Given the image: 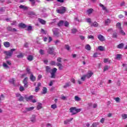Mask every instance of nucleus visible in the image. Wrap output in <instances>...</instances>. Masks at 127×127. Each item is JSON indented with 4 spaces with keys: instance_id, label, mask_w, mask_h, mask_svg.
Returning <instances> with one entry per match:
<instances>
[{
    "instance_id": "1",
    "label": "nucleus",
    "mask_w": 127,
    "mask_h": 127,
    "mask_svg": "<svg viewBox=\"0 0 127 127\" xmlns=\"http://www.w3.org/2000/svg\"><path fill=\"white\" fill-rule=\"evenodd\" d=\"M15 49H12L10 51H4L3 53L6 55L5 57V59H8V58H10L11 56H12V55L13 54V52L15 51Z\"/></svg>"
},
{
    "instance_id": "2",
    "label": "nucleus",
    "mask_w": 127,
    "mask_h": 127,
    "mask_svg": "<svg viewBox=\"0 0 127 127\" xmlns=\"http://www.w3.org/2000/svg\"><path fill=\"white\" fill-rule=\"evenodd\" d=\"M56 11L58 13H60V14L65 13V12H66V7L64 6L60 7L59 9L56 10Z\"/></svg>"
},
{
    "instance_id": "3",
    "label": "nucleus",
    "mask_w": 127,
    "mask_h": 127,
    "mask_svg": "<svg viewBox=\"0 0 127 127\" xmlns=\"http://www.w3.org/2000/svg\"><path fill=\"white\" fill-rule=\"evenodd\" d=\"M51 71H52L50 72L51 75V78H55V74L56 73V72L57 71V68L54 67L51 70Z\"/></svg>"
},
{
    "instance_id": "4",
    "label": "nucleus",
    "mask_w": 127,
    "mask_h": 127,
    "mask_svg": "<svg viewBox=\"0 0 127 127\" xmlns=\"http://www.w3.org/2000/svg\"><path fill=\"white\" fill-rule=\"evenodd\" d=\"M33 110H34V107H26L25 108V110L23 111V113H28V112L33 111Z\"/></svg>"
},
{
    "instance_id": "5",
    "label": "nucleus",
    "mask_w": 127,
    "mask_h": 127,
    "mask_svg": "<svg viewBox=\"0 0 127 127\" xmlns=\"http://www.w3.org/2000/svg\"><path fill=\"white\" fill-rule=\"evenodd\" d=\"M16 97L19 98L18 99V101H19V102H22V101H23V100H24V97H23L22 96H21V95H20V94H19V93L16 94Z\"/></svg>"
},
{
    "instance_id": "6",
    "label": "nucleus",
    "mask_w": 127,
    "mask_h": 127,
    "mask_svg": "<svg viewBox=\"0 0 127 127\" xmlns=\"http://www.w3.org/2000/svg\"><path fill=\"white\" fill-rule=\"evenodd\" d=\"M30 122L33 124L36 123V115H33L32 117L30 118Z\"/></svg>"
},
{
    "instance_id": "7",
    "label": "nucleus",
    "mask_w": 127,
    "mask_h": 127,
    "mask_svg": "<svg viewBox=\"0 0 127 127\" xmlns=\"http://www.w3.org/2000/svg\"><path fill=\"white\" fill-rule=\"evenodd\" d=\"M93 74H94V73H93V72H92V71L89 70L88 71L87 73L86 74H85V76H86V78H87V79H89V78H91V77H92V76H93Z\"/></svg>"
},
{
    "instance_id": "8",
    "label": "nucleus",
    "mask_w": 127,
    "mask_h": 127,
    "mask_svg": "<svg viewBox=\"0 0 127 127\" xmlns=\"http://www.w3.org/2000/svg\"><path fill=\"white\" fill-rule=\"evenodd\" d=\"M27 81H28V78L25 77L23 80V84H24V87L25 88H27V87H28V82H27Z\"/></svg>"
},
{
    "instance_id": "9",
    "label": "nucleus",
    "mask_w": 127,
    "mask_h": 127,
    "mask_svg": "<svg viewBox=\"0 0 127 127\" xmlns=\"http://www.w3.org/2000/svg\"><path fill=\"white\" fill-rule=\"evenodd\" d=\"M6 29L8 31H11V32H16V31H17V30H16V29L15 28H13L11 27V26H7L6 27Z\"/></svg>"
},
{
    "instance_id": "10",
    "label": "nucleus",
    "mask_w": 127,
    "mask_h": 127,
    "mask_svg": "<svg viewBox=\"0 0 127 127\" xmlns=\"http://www.w3.org/2000/svg\"><path fill=\"white\" fill-rule=\"evenodd\" d=\"M97 38L99 39L100 41H101V42H103V41H105V40H106L105 39V37H104V36L101 34L98 35Z\"/></svg>"
},
{
    "instance_id": "11",
    "label": "nucleus",
    "mask_w": 127,
    "mask_h": 127,
    "mask_svg": "<svg viewBox=\"0 0 127 127\" xmlns=\"http://www.w3.org/2000/svg\"><path fill=\"white\" fill-rule=\"evenodd\" d=\"M70 112L71 113V115L73 116V115H76V107H71L70 108Z\"/></svg>"
},
{
    "instance_id": "12",
    "label": "nucleus",
    "mask_w": 127,
    "mask_h": 127,
    "mask_svg": "<svg viewBox=\"0 0 127 127\" xmlns=\"http://www.w3.org/2000/svg\"><path fill=\"white\" fill-rule=\"evenodd\" d=\"M54 51V48H53V47H51V48H49L47 52L49 54H52L53 53Z\"/></svg>"
},
{
    "instance_id": "13",
    "label": "nucleus",
    "mask_w": 127,
    "mask_h": 127,
    "mask_svg": "<svg viewBox=\"0 0 127 127\" xmlns=\"http://www.w3.org/2000/svg\"><path fill=\"white\" fill-rule=\"evenodd\" d=\"M71 121H73V118H70V119H67L64 121V125H69L70 123V122H71Z\"/></svg>"
},
{
    "instance_id": "14",
    "label": "nucleus",
    "mask_w": 127,
    "mask_h": 127,
    "mask_svg": "<svg viewBox=\"0 0 127 127\" xmlns=\"http://www.w3.org/2000/svg\"><path fill=\"white\" fill-rule=\"evenodd\" d=\"M124 47H125V44L123 43L119 44L117 46V48H118L119 49H123V48H124Z\"/></svg>"
},
{
    "instance_id": "15",
    "label": "nucleus",
    "mask_w": 127,
    "mask_h": 127,
    "mask_svg": "<svg viewBox=\"0 0 127 127\" xmlns=\"http://www.w3.org/2000/svg\"><path fill=\"white\" fill-rule=\"evenodd\" d=\"M30 79L31 81H32V82H34V81L36 80V77H35V76H34V75H33V74L31 73L30 75Z\"/></svg>"
},
{
    "instance_id": "16",
    "label": "nucleus",
    "mask_w": 127,
    "mask_h": 127,
    "mask_svg": "<svg viewBox=\"0 0 127 127\" xmlns=\"http://www.w3.org/2000/svg\"><path fill=\"white\" fill-rule=\"evenodd\" d=\"M19 27L24 29V28H26V27H27V26L25 25V24L21 23L19 24Z\"/></svg>"
},
{
    "instance_id": "17",
    "label": "nucleus",
    "mask_w": 127,
    "mask_h": 127,
    "mask_svg": "<svg viewBox=\"0 0 127 127\" xmlns=\"http://www.w3.org/2000/svg\"><path fill=\"white\" fill-rule=\"evenodd\" d=\"M3 45L6 48H8L10 46V43L8 42H5L3 43Z\"/></svg>"
},
{
    "instance_id": "18",
    "label": "nucleus",
    "mask_w": 127,
    "mask_h": 127,
    "mask_svg": "<svg viewBox=\"0 0 127 127\" xmlns=\"http://www.w3.org/2000/svg\"><path fill=\"white\" fill-rule=\"evenodd\" d=\"M38 21L41 24L45 25L46 24V21L41 19V18H39Z\"/></svg>"
},
{
    "instance_id": "19",
    "label": "nucleus",
    "mask_w": 127,
    "mask_h": 127,
    "mask_svg": "<svg viewBox=\"0 0 127 127\" xmlns=\"http://www.w3.org/2000/svg\"><path fill=\"white\" fill-rule=\"evenodd\" d=\"M57 66H58V67H59V70H63V65H62V64H61L59 63H57Z\"/></svg>"
},
{
    "instance_id": "20",
    "label": "nucleus",
    "mask_w": 127,
    "mask_h": 127,
    "mask_svg": "<svg viewBox=\"0 0 127 127\" xmlns=\"http://www.w3.org/2000/svg\"><path fill=\"white\" fill-rule=\"evenodd\" d=\"M109 63V64H111L112 63V61L110 60V59H104V63Z\"/></svg>"
},
{
    "instance_id": "21",
    "label": "nucleus",
    "mask_w": 127,
    "mask_h": 127,
    "mask_svg": "<svg viewBox=\"0 0 127 127\" xmlns=\"http://www.w3.org/2000/svg\"><path fill=\"white\" fill-rule=\"evenodd\" d=\"M63 25H64V21L61 20L58 23V26H59L60 27L62 26Z\"/></svg>"
},
{
    "instance_id": "22",
    "label": "nucleus",
    "mask_w": 127,
    "mask_h": 127,
    "mask_svg": "<svg viewBox=\"0 0 127 127\" xmlns=\"http://www.w3.org/2000/svg\"><path fill=\"white\" fill-rule=\"evenodd\" d=\"M91 26H94V27H98L99 26V23L97 22H94L91 24Z\"/></svg>"
},
{
    "instance_id": "23",
    "label": "nucleus",
    "mask_w": 127,
    "mask_h": 127,
    "mask_svg": "<svg viewBox=\"0 0 127 127\" xmlns=\"http://www.w3.org/2000/svg\"><path fill=\"white\" fill-rule=\"evenodd\" d=\"M116 27L119 29V30H122V25L121 24V23L118 22L116 24Z\"/></svg>"
},
{
    "instance_id": "24",
    "label": "nucleus",
    "mask_w": 127,
    "mask_h": 127,
    "mask_svg": "<svg viewBox=\"0 0 127 127\" xmlns=\"http://www.w3.org/2000/svg\"><path fill=\"white\" fill-rule=\"evenodd\" d=\"M111 22L112 21L111 20V19H107V20H105V25H109Z\"/></svg>"
},
{
    "instance_id": "25",
    "label": "nucleus",
    "mask_w": 127,
    "mask_h": 127,
    "mask_svg": "<svg viewBox=\"0 0 127 127\" xmlns=\"http://www.w3.org/2000/svg\"><path fill=\"white\" fill-rule=\"evenodd\" d=\"M19 8H21V9H24V10H26V9H28V8L27 6H24L23 5H20L19 6Z\"/></svg>"
},
{
    "instance_id": "26",
    "label": "nucleus",
    "mask_w": 127,
    "mask_h": 127,
    "mask_svg": "<svg viewBox=\"0 0 127 127\" xmlns=\"http://www.w3.org/2000/svg\"><path fill=\"white\" fill-rule=\"evenodd\" d=\"M71 86V83L70 82H67L65 84V85L64 86V89H66V88H68V87H70Z\"/></svg>"
},
{
    "instance_id": "27",
    "label": "nucleus",
    "mask_w": 127,
    "mask_h": 127,
    "mask_svg": "<svg viewBox=\"0 0 127 127\" xmlns=\"http://www.w3.org/2000/svg\"><path fill=\"white\" fill-rule=\"evenodd\" d=\"M98 50L99 51H105V47L99 46L98 48Z\"/></svg>"
},
{
    "instance_id": "28",
    "label": "nucleus",
    "mask_w": 127,
    "mask_h": 127,
    "mask_svg": "<svg viewBox=\"0 0 127 127\" xmlns=\"http://www.w3.org/2000/svg\"><path fill=\"white\" fill-rule=\"evenodd\" d=\"M110 68H111V67L109 66V65H105L103 69V72H106V71H108V70H109Z\"/></svg>"
},
{
    "instance_id": "29",
    "label": "nucleus",
    "mask_w": 127,
    "mask_h": 127,
    "mask_svg": "<svg viewBox=\"0 0 127 127\" xmlns=\"http://www.w3.org/2000/svg\"><path fill=\"white\" fill-rule=\"evenodd\" d=\"M85 49L86 50H88V51H90V50H91V46H90V45H89V44H87L85 46Z\"/></svg>"
},
{
    "instance_id": "30",
    "label": "nucleus",
    "mask_w": 127,
    "mask_h": 127,
    "mask_svg": "<svg viewBox=\"0 0 127 127\" xmlns=\"http://www.w3.org/2000/svg\"><path fill=\"white\" fill-rule=\"evenodd\" d=\"M27 60H28V61H32V60H33V56H32V55L28 56Z\"/></svg>"
},
{
    "instance_id": "31",
    "label": "nucleus",
    "mask_w": 127,
    "mask_h": 127,
    "mask_svg": "<svg viewBox=\"0 0 127 127\" xmlns=\"http://www.w3.org/2000/svg\"><path fill=\"white\" fill-rule=\"evenodd\" d=\"M99 5L100 6H101V7H102V9L103 10H105L106 11H107V7H106L103 4L100 3Z\"/></svg>"
},
{
    "instance_id": "32",
    "label": "nucleus",
    "mask_w": 127,
    "mask_h": 127,
    "mask_svg": "<svg viewBox=\"0 0 127 127\" xmlns=\"http://www.w3.org/2000/svg\"><path fill=\"white\" fill-rule=\"evenodd\" d=\"M3 67L4 68V69H9V66H8V65H7L5 63H3Z\"/></svg>"
},
{
    "instance_id": "33",
    "label": "nucleus",
    "mask_w": 127,
    "mask_h": 127,
    "mask_svg": "<svg viewBox=\"0 0 127 127\" xmlns=\"http://www.w3.org/2000/svg\"><path fill=\"white\" fill-rule=\"evenodd\" d=\"M51 68L49 66H46V71L47 73H50V69Z\"/></svg>"
},
{
    "instance_id": "34",
    "label": "nucleus",
    "mask_w": 127,
    "mask_h": 127,
    "mask_svg": "<svg viewBox=\"0 0 127 127\" xmlns=\"http://www.w3.org/2000/svg\"><path fill=\"white\" fill-rule=\"evenodd\" d=\"M47 93V88L44 87H43V92L42 94H45Z\"/></svg>"
},
{
    "instance_id": "35",
    "label": "nucleus",
    "mask_w": 127,
    "mask_h": 127,
    "mask_svg": "<svg viewBox=\"0 0 127 127\" xmlns=\"http://www.w3.org/2000/svg\"><path fill=\"white\" fill-rule=\"evenodd\" d=\"M37 110H40L42 108V104L39 103L37 107Z\"/></svg>"
},
{
    "instance_id": "36",
    "label": "nucleus",
    "mask_w": 127,
    "mask_h": 127,
    "mask_svg": "<svg viewBox=\"0 0 127 127\" xmlns=\"http://www.w3.org/2000/svg\"><path fill=\"white\" fill-rule=\"evenodd\" d=\"M9 82L10 84L14 85V82H15V80H14V78H12V79H9Z\"/></svg>"
},
{
    "instance_id": "37",
    "label": "nucleus",
    "mask_w": 127,
    "mask_h": 127,
    "mask_svg": "<svg viewBox=\"0 0 127 127\" xmlns=\"http://www.w3.org/2000/svg\"><path fill=\"white\" fill-rule=\"evenodd\" d=\"M64 24L65 27H68V26H69V22L67 21H64Z\"/></svg>"
},
{
    "instance_id": "38",
    "label": "nucleus",
    "mask_w": 127,
    "mask_h": 127,
    "mask_svg": "<svg viewBox=\"0 0 127 127\" xmlns=\"http://www.w3.org/2000/svg\"><path fill=\"white\" fill-rule=\"evenodd\" d=\"M122 58V55L121 54H117L116 55V59H118L120 60Z\"/></svg>"
},
{
    "instance_id": "39",
    "label": "nucleus",
    "mask_w": 127,
    "mask_h": 127,
    "mask_svg": "<svg viewBox=\"0 0 127 127\" xmlns=\"http://www.w3.org/2000/svg\"><path fill=\"white\" fill-rule=\"evenodd\" d=\"M98 125H99V123L98 122L94 123L92 125L91 127H97V126H98Z\"/></svg>"
},
{
    "instance_id": "40",
    "label": "nucleus",
    "mask_w": 127,
    "mask_h": 127,
    "mask_svg": "<svg viewBox=\"0 0 127 127\" xmlns=\"http://www.w3.org/2000/svg\"><path fill=\"white\" fill-rule=\"evenodd\" d=\"M87 12L88 13V14H91L92 12H93V9L90 8L87 10Z\"/></svg>"
},
{
    "instance_id": "41",
    "label": "nucleus",
    "mask_w": 127,
    "mask_h": 127,
    "mask_svg": "<svg viewBox=\"0 0 127 127\" xmlns=\"http://www.w3.org/2000/svg\"><path fill=\"white\" fill-rule=\"evenodd\" d=\"M51 108L55 110V109H57V105L56 104H53L51 105Z\"/></svg>"
},
{
    "instance_id": "42",
    "label": "nucleus",
    "mask_w": 127,
    "mask_h": 127,
    "mask_svg": "<svg viewBox=\"0 0 127 127\" xmlns=\"http://www.w3.org/2000/svg\"><path fill=\"white\" fill-rule=\"evenodd\" d=\"M40 10L41 12H45V11H46V9L44 7H41L40 8Z\"/></svg>"
},
{
    "instance_id": "43",
    "label": "nucleus",
    "mask_w": 127,
    "mask_h": 127,
    "mask_svg": "<svg viewBox=\"0 0 127 127\" xmlns=\"http://www.w3.org/2000/svg\"><path fill=\"white\" fill-rule=\"evenodd\" d=\"M23 57V55L21 53H20L19 55H17V58H22Z\"/></svg>"
},
{
    "instance_id": "44",
    "label": "nucleus",
    "mask_w": 127,
    "mask_h": 127,
    "mask_svg": "<svg viewBox=\"0 0 127 127\" xmlns=\"http://www.w3.org/2000/svg\"><path fill=\"white\" fill-rule=\"evenodd\" d=\"M29 1L31 2L32 6H34L35 5V0H29Z\"/></svg>"
},
{
    "instance_id": "45",
    "label": "nucleus",
    "mask_w": 127,
    "mask_h": 127,
    "mask_svg": "<svg viewBox=\"0 0 127 127\" xmlns=\"http://www.w3.org/2000/svg\"><path fill=\"white\" fill-rule=\"evenodd\" d=\"M87 77L86 76V75H83L81 77V81H85L86 80V78Z\"/></svg>"
},
{
    "instance_id": "46",
    "label": "nucleus",
    "mask_w": 127,
    "mask_h": 127,
    "mask_svg": "<svg viewBox=\"0 0 127 127\" xmlns=\"http://www.w3.org/2000/svg\"><path fill=\"white\" fill-rule=\"evenodd\" d=\"M53 31L54 32V33H56L57 32H59V29L58 28H55L53 29Z\"/></svg>"
},
{
    "instance_id": "47",
    "label": "nucleus",
    "mask_w": 127,
    "mask_h": 127,
    "mask_svg": "<svg viewBox=\"0 0 127 127\" xmlns=\"http://www.w3.org/2000/svg\"><path fill=\"white\" fill-rule=\"evenodd\" d=\"M78 30L76 28H73L71 30V33L74 34V33H76Z\"/></svg>"
},
{
    "instance_id": "48",
    "label": "nucleus",
    "mask_w": 127,
    "mask_h": 127,
    "mask_svg": "<svg viewBox=\"0 0 127 127\" xmlns=\"http://www.w3.org/2000/svg\"><path fill=\"white\" fill-rule=\"evenodd\" d=\"M4 98H5L4 95L3 94H1L0 95V101H1V100H4Z\"/></svg>"
},
{
    "instance_id": "49",
    "label": "nucleus",
    "mask_w": 127,
    "mask_h": 127,
    "mask_svg": "<svg viewBox=\"0 0 127 127\" xmlns=\"http://www.w3.org/2000/svg\"><path fill=\"white\" fill-rule=\"evenodd\" d=\"M57 64H56V62H55V61H51L50 62V64L52 65L56 66V65H57Z\"/></svg>"
},
{
    "instance_id": "50",
    "label": "nucleus",
    "mask_w": 127,
    "mask_h": 127,
    "mask_svg": "<svg viewBox=\"0 0 127 127\" xmlns=\"http://www.w3.org/2000/svg\"><path fill=\"white\" fill-rule=\"evenodd\" d=\"M112 37L113 38H118V34L117 33H113Z\"/></svg>"
},
{
    "instance_id": "51",
    "label": "nucleus",
    "mask_w": 127,
    "mask_h": 127,
    "mask_svg": "<svg viewBox=\"0 0 127 127\" xmlns=\"http://www.w3.org/2000/svg\"><path fill=\"white\" fill-rule=\"evenodd\" d=\"M39 53L41 55H44V50L40 49L39 51Z\"/></svg>"
},
{
    "instance_id": "52",
    "label": "nucleus",
    "mask_w": 127,
    "mask_h": 127,
    "mask_svg": "<svg viewBox=\"0 0 127 127\" xmlns=\"http://www.w3.org/2000/svg\"><path fill=\"white\" fill-rule=\"evenodd\" d=\"M75 100L79 102V101L81 100V98H80V97H79L78 96H75Z\"/></svg>"
},
{
    "instance_id": "53",
    "label": "nucleus",
    "mask_w": 127,
    "mask_h": 127,
    "mask_svg": "<svg viewBox=\"0 0 127 127\" xmlns=\"http://www.w3.org/2000/svg\"><path fill=\"white\" fill-rule=\"evenodd\" d=\"M26 70L28 74H31V72L30 71V68H29V67H27Z\"/></svg>"
},
{
    "instance_id": "54",
    "label": "nucleus",
    "mask_w": 127,
    "mask_h": 127,
    "mask_svg": "<svg viewBox=\"0 0 127 127\" xmlns=\"http://www.w3.org/2000/svg\"><path fill=\"white\" fill-rule=\"evenodd\" d=\"M122 117L123 120H126V119H127V114H122Z\"/></svg>"
},
{
    "instance_id": "55",
    "label": "nucleus",
    "mask_w": 127,
    "mask_h": 127,
    "mask_svg": "<svg viewBox=\"0 0 127 127\" xmlns=\"http://www.w3.org/2000/svg\"><path fill=\"white\" fill-rule=\"evenodd\" d=\"M64 47H65V49H66V50H68V51H69V50H70V46H69V45H65L64 46Z\"/></svg>"
},
{
    "instance_id": "56",
    "label": "nucleus",
    "mask_w": 127,
    "mask_h": 127,
    "mask_svg": "<svg viewBox=\"0 0 127 127\" xmlns=\"http://www.w3.org/2000/svg\"><path fill=\"white\" fill-rule=\"evenodd\" d=\"M54 35H55V36H57V37H59V36H60V34L59 33V32L55 33H54Z\"/></svg>"
},
{
    "instance_id": "57",
    "label": "nucleus",
    "mask_w": 127,
    "mask_h": 127,
    "mask_svg": "<svg viewBox=\"0 0 127 127\" xmlns=\"http://www.w3.org/2000/svg\"><path fill=\"white\" fill-rule=\"evenodd\" d=\"M32 30V26H28L27 30L28 31H30V30Z\"/></svg>"
},
{
    "instance_id": "58",
    "label": "nucleus",
    "mask_w": 127,
    "mask_h": 127,
    "mask_svg": "<svg viewBox=\"0 0 127 127\" xmlns=\"http://www.w3.org/2000/svg\"><path fill=\"white\" fill-rule=\"evenodd\" d=\"M24 87H23V86H20L19 88V90L20 91V92H23V91H24Z\"/></svg>"
},
{
    "instance_id": "59",
    "label": "nucleus",
    "mask_w": 127,
    "mask_h": 127,
    "mask_svg": "<svg viewBox=\"0 0 127 127\" xmlns=\"http://www.w3.org/2000/svg\"><path fill=\"white\" fill-rule=\"evenodd\" d=\"M120 33L122 35H126V33H125V31L123 30H120Z\"/></svg>"
},
{
    "instance_id": "60",
    "label": "nucleus",
    "mask_w": 127,
    "mask_h": 127,
    "mask_svg": "<svg viewBox=\"0 0 127 127\" xmlns=\"http://www.w3.org/2000/svg\"><path fill=\"white\" fill-rule=\"evenodd\" d=\"M40 90V88L38 87V86H36L35 87V92H38V91H39Z\"/></svg>"
},
{
    "instance_id": "61",
    "label": "nucleus",
    "mask_w": 127,
    "mask_h": 127,
    "mask_svg": "<svg viewBox=\"0 0 127 127\" xmlns=\"http://www.w3.org/2000/svg\"><path fill=\"white\" fill-rule=\"evenodd\" d=\"M57 62H59L60 63H61V62H62V58H58L57 59Z\"/></svg>"
},
{
    "instance_id": "62",
    "label": "nucleus",
    "mask_w": 127,
    "mask_h": 127,
    "mask_svg": "<svg viewBox=\"0 0 127 127\" xmlns=\"http://www.w3.org/2000/svg\"><path fill=\"white\" fill-rule=\"evenodd\" d=\"M81 111H82V109H77V108H76V114L78 113H80V112H81Z\"/></svg>"
},
{
    "instance_id": "63",
    "label": "nucleus",
    "mask_w": 127,
    "mask_h": 127,
    "mask_svg": "<svg viewBox=\"0 0 127 127\" xmlns=\"http://www.w3.org/2000/svg\"><path fill=\"white\" fill-rule=\"evenodd\" d=\"M87 38H88V39H93V40H94V37L92 35L88 36Z\"/></svg>"
},
{
    "instance_id": "64",
    "label": "nucleus",
    "mask_w": 127,
    "mask_h": 127,
    "mask_svg": "<svg viewBox=\"0 0 127 127\" xmlns=\"http://www.w3.org/2000/svg\"><path fill=\"white\" fill-rule=\"evenodd\" d=\"M16 24V21H13L11 23V25H15Z\"/></svg>"
}]
</instances>
